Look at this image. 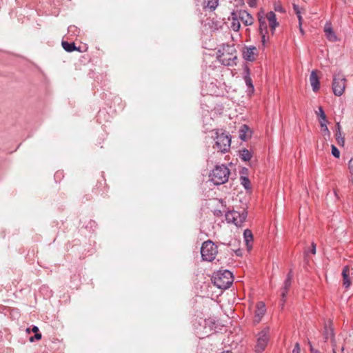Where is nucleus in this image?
I'll use <instances>...</instances> for the list:
<instances>
[{
    "label": "nucleus",
    "instance_id": "1",
    "mask_svg": "<svg viewBox=\"0 0 353 353\" xmlns=\"http://www.w3.org/2000/svg\"><path fill=\"white\" fill-rule=\"evenodd\" d=\"M212 282L219 289H227L230 287L233 282L232 274L230 271L224 270L214 272Z\"/></svg>",
    "mask_w": 353,
    "mask_h": 353
},
{
    "label": "nucleus",
    "instance_id": "2",
    "mask_svg": "<svg viewBox=\"0 0 353 353\" xmlns=\"http://www.w3.org/2000/svg\"><path fill=\"white\" fill-rule=\"evenodd\" d=\"M230 170L225 165H216L210 174V178L214 185H221L228 181Z\"/></svg>",
    "mask_w": 353,
    "mask_h": 353
},
{
    "label": "nucleus",
    "instance_id": "3",
    "mask_svg": "<svg viewBox=\"0 0 353 353\" xmlns=\"http://www.w3.org/2000/svg\"><path fill=\"white\" fill-rule=\"evenodd\" d=\"M218 59L221 64L228 66L236 65V50L234 46L227 45L223 46L222 50H219Z\"/></svg>",
    "mask_w": 353,
    "mask_h": 353
},
{
    "label": "nucleus",
    "instance_id": "4",
    "mask_svg": "<svg viewBox=\"0 0 353 353\" xmlns=\"http://www.w3.org/2000/svg\"><path fill=\"white\" fill-rule=\"evenodd\" d=\"M217 253V246L212 241L208 240L203 243L201 248V254L203 261H213Z\"/></svg>",
    "mask_w": 353,
    "mask_h": 353
},
{
    "label": "nucleus",
    "instance_id": "5",
    "mask_svg": "<svg viewBox=\"0 0 353 353\" xmlns=\"http://www.w3.org/2000/svg\"><path fill=\"white\" fill-rule=\"evenodd\" d=\"M215 137V145L216 148L222 153H225L228 151L231 144L230 136L224 132H216Z\"/></svg>",
    "mask_w": 353,
    "mask_h": 353
},
{
    "label": "nucleus",
    "instance_id": "6",
    "mask_svg": "<svg viewBox=\"0 0 353 353\" xmlns=\"http://www.w3.org/2000/svg\"><path fill=\"white\" fill-rule=\"evenodd\" d=\"M270 327H265L256 336V343L254 346L256 353L263 352L270 341Z\"/></svg>",
    "mask_w": 353,
    "mask_h": 353
},
{
    "label": "nucleus",
    "instance_id": "7",
    "mask_svg": "<svg viewBox=\"0 0 353 353\" xmlns=\"http://www.w3.org/2000/svg\"><path fill=\"white\" fill-rule=\"evenodd\" d=\"M345 86L346 79L344 75L341 73L335 74L332 80V90L334 95L341 96L345 92Z\"/></svg>",
    "mask_w": 353,
    "mask_h": 353
},
{
    "label": "nucleus",
    "instance_id": "8",
    "mask_svg": "<svg viewBox=\"0 0 353 353\" xmlns=\"http://www.w3.org/2000/svg\"><path fill=\"white\" fill-rule=\"evenodd\" d=\"M247 217V212L244 210L242 213L239 212L232 210L228 211L225 214V219L228 223H232L236 226H241L242 223L245 221Z\"/></svg>",
    "mask_w": 353,
    "mask_h": 353
},
{
    "label": "nucleus",
    "instance_id": "9",
    "mask_svg": "<svg viewBox=\"0 0 353 353\" xmlns=\"http://www.w3.org/2000/svg\"><path fill=\"white\" fill-rule=\"evenodd\" d=\"M316 114L319 117V121L321 128V130L324 136L330 137V132L327 126V117L321 106L319 107L318 111L316 112Z\"/></svg>",
    "mask_w": 353,
    "mask_h": 353
},
{
    "label": "nucleus",
    "instance_id": "10",
    "mask_svg": "<svg viewBox=\"0 0 353 353\" xmlns=\"http://www.w3.org/2000/svg\"><path fill=\"white\" fill-rule=\"evenodd\" d=\"M257 49L254 46H249L244 48L243 51V57L249 61H253L256 59Z\"/></svg>",
    "mask_w": 353,
    "mask_h": 353
},
{
    "label": "nucleus",
    "instance_id": "11",
    "mask_svg": "<svg viewBox=\"0 0 353 353\" xmlns=\"http://www.w3.org/2000/svg\"><path fill=\"white\" fill-rule=\"evenodd\" d=\"M324 32H325V35L326 38L330 41L335 42V41H338V37L332 29L331 22L327 21L325 23V26H324Z\"/></svg>",
    "mask_w": 353,
    "mask_h": 353
},
{
    "label": "nucleus",
    "instance_id": "12",
    "mask_svg": "<svg viewBox=\"0 0 353 353\" xmlns=\"http://www.w3.org/2000/svg\"><path fill=\"white\" fill-rule=\"evenodd\" d=\"M265 312H266V308H265V305L264 303L259 302L256 304V309L255 311V315H254V323H259L261 321L262 317L265 314Z\"/></svg>",
    "mask_w": 353,
    "mask_h": 353
},
{
    "label": "nucleus",
    "instance_id": "13",
    "mask_svg": "<svg viewBox=\"0 0 353 353\" xmlns=\"http://www.w3.org/2000/svg\"><path fill=\"white\" fill-rule=\"evenodd\" d=\"M324 338L327 341L329 338L331 339L333 352L336 353V343L334 338V331L332 328L325 327L324 332Z\"/></svg>",
    "mask_w": 353,
    "mask_h": 353
},
{
    "label": "nucleus",
    "instance_id": "14",
    "mask_svg": "<svg viewBox=\"0 0 353 353\" xmlns=\"http://www.w3.org/2000/svg\"><path fill=\"white\" fill-rule=\"evenodd\" d=\"M266 18L269 22V26L273 34L275 28L279 26V23L277 22L276 18V14L272 11L269 12L266 15Z\"/></svg>",
    "mask_w": 353,
    "mask_h": 353
},
{
    "label": "nucleus",
    "instance_id": "15",
    "mask_svg": "<svg viewBox=\"0 0 353 353\" xmlns=\"http://www.w3.org/2000/svg\"><path fill=\"white\" fill-rule=\"evenodd\" d=\"M243 79H244L246 85L248 88L249 91L253 92L254 91V85L252 83V80L250 77V70L249 69L248 67L245 68Z\"/></svg>",
    "mask_w": 353,
    "mask_h": 353
},
{
    "label": "nucleus",
    "instance_id": "16",
    "mask_svg": "<svg viewBox=\"0 0 353 353\" xmlns=\"http://www.w3.org/2000/svg\"><path fill=\"white\" fill-rule=\"evenodd\" d=\"M310 81L313 91H318L319 90V80L316 71L313 70L311 72Z\"/></svg>",
    "mask_w": 353,
    "mask_h": 353
},
{
    "label": "nucleus",
    "instance_id": "17",
    "mask_svg": "<svg viewBox=\"0 0 353 353\" xmlns=\"http://www.w3.org/2000/svg\"><path fill=\"white\" fill-rule=\"evenodd\" d=\"M350 268L347 265L345 266L342 271L343 285L345 288H348L351 285V281L349 278Z\"/></svg>",
    "mask_w": 353,
    "mask_h": 353
},
{
    "label": "nucleus",
    "instance_id": "18",
    "mask_svg": "<svg viewBox=\"0 0 353 353\" xmlns=\"http://www.w3.org/2000/svg\"><path fill=\"white\" fill-rule=\"evenodd\" d=\"M292 280V279H288V278H286V279L285 280L284 286H283V288L282 289V292H281V296H282L281 301L283 303H284L285 301V296H286L291 286ZM282 305H283V303H282Z\"/></svg>",
    "mask_w": 353,
    "mask_h": 353
},
{
    "label": "nucleus",
    "instance_id": "19",
    "mask_svg": "<svg viewBox=\"0 0 353 353\" xmlns=\"http://www.w3.org/2000/svg\"><path fill=\"white\" fill-rule=\"evenodd\" d=\"M240 17L245 26H250L253 23L252 17L247 12H243L240 14Z\"/></svg>",
    "mask_w": 353,
    "mask_h": 353
},
{
    "label": "nucleus",
    "instance_id": "20",
    "mask_svg": "<svg viewBox=\"0 0 353 353\" xmlns=\"http://www.w3.org/2000/svg\"><path fill=\"white\" fill-rule=\"evenodd\" d=\"M336 139L339 145L343 146L345 144V138L341 135V125L339 123H336Z\"/></svg>",
    "mask_w": 353,
    "mask_h": 353
},
{
    "label": "nucleus",
    "instance_id": "21",
    "mask_svg": "<svg viewBox=\"0 0 353 353\" xmlns=\"http://www.w3.org/2000/svg\"><path fill=\"white\" fill-rule=\"evenodd\" d=\"M243 237H244V239H245V241L248 248L250 249L252 247V245H250V243L253 240V236H252V231L248 229L245 230L243 232Z\"/></svg>",
    "mask_w": 353,
    "mask_h": 353
},
{
    "label": "nucleus",
    "instance_id": "22",
    "mask_svg": "<svg viewBox=\"0 0 353 353\" xmlns=\"http://www.w3.org/2000/svg\"><path fill=\"white\" fill-rule=\"evenodd\" d=\"M204 8H208L211 10H214L218 5L219 0H204Z\"/></svg>",
    "mask_w": 353,
    "mask_h": 353
},
{
    "label": "nucleus",
    "instance_id": "23",
    "mask_svg": "<svg viewBox=\"0 0 353 353\" xmlns=\"http://www.w3.org/2000/svg\"><path fill=\"white\" fill-rule=\"evenodd\" d=\"M61 45L63 48L68 52H71L77 50V48L75 46L74 43H68L67 41H63L61 42Z\"/></svg>",
    "mask_w": 353,
    "mask_h": 353
},
{
    "label": "nucleus",
    "instance_id": "24",
    "mask_svg": "<svg viewBox=\"0 0 353 353\" xmlns=\"http://www.w3.org/2000/svg\"><path fill=\"white\" fill-rule=\"evenodd\" d=\"M252 157V153L247 149H243L240 151V157L243 161H250Z\"/></svg>",
    "mask_w": 353,
    "mask_h": 353
},
{
    "label": "nucleus",
    "instance_id": "25",
    "mask_svg": "<svg viewBox=\"0 0 353 353\" xmlns=\"http://www.w3.org/2000/svg\"><path fill=\"white\" fill-rule=\"evenodd\" d=\"M248 131H249V128L247 125H242L239 130V138L243 141H245L247 139L246 132Z\"/></svg>",
    "mask_w": 353,
    "mask_h": 353
},
{
    "label": "nucleus",
    "instance_id": "26",
    "mask_svg": "<svg viewBox=\"0 0 353 353\" xmlns=\"http://www.w3.org/2000/svg\"><path fill=\"white\" fill-rule=\"evenodd\" d=\"M259 31L260 33H268V28L266 23L264 19H262V17L259 18Z\"/></svg>",
    "mask_w": 353,
    "mask_h": 353
},
{
    "label": "nucleus",
    "instance_id": "27",
    "mask_svg": "<svg viewBox=\"0 0 353 353\" xmlns=\"http://www.w3.org/2000/svg\"><path fill=\"white\" fill-rule=\"evenodd\" d=\"M241 184L245 189H248L250 187V180L246 176L241 177Z\"/></svg>",
    "mask_w": 353,
    "mask_h": 353
},
{
    "label": "nucleus",
    "instance_id": "28",
    "mask_svg": "<svg viewBox=\"0 0 353 353\" xmlns=\"http://www.w3.org/2000/svg\"><path fill=\"white\" fill-rule=\"evenodd\" d=\"M293 9L296 16L301 15L304 10L302 8L295 3H293Z\"/></svg>",
    "mask_w": 353,
    "mask_h": 353
},
{
    "label": "nucleus",
    "instance_id": "29",
    "mask_svg": "<svg viewBox=\"0 0 353 353\" xmlns=\"http://www.w3.org/2000/svg\"><path fill=\"white\" fill-rule=\"evenodd\" d=\"M332 155L336 158H339L340 157V152L338 150V148L334 145H332Z\"/></svg>",
    "mask_w": 353,
    "mask_h": 353
},
{
    "label": "nucleus",
    "instance_id": "30",
    "mask_svg": "<svg viewBox=\"0 0 353 353\" xmlns=\"http://www.w3.org/2000/svg\"><path fill=\"white\" fill-rule=\"evenodd\" d=\"M349 170L350 172V181L353 183V159H351L349 161Z\"/></svg>",
    "mask_w": 353,
    "mask_h": 353
},
{
    "label": "nucleus",
    "instance_id": "31",
    "mask_svg": "<svg viewBox=\"0 0 353 353\" xmlns=\"http://www.w3.org/2000/svg\"><path fill=\"white\" fill-rule=\"evenodd\" d=\"M68 32H72L74 34H77L79 33V30H78L77 28L74 26H70L68 28Z\"/></svg>",
    "mask_w": 353,
    "mask_h": 353
},
{
    "label": "nucleus",
    "instance_id": "32",
    "mask_svg": "<svg viewBox=\"0 0 353 353\" xmlns=\"http://www.w3.org/2000/svg\"><path fill=\"white\" fill-rule=\"evenodd\" d=\"M274 10H275V11L279 12H285L284 9L281 6V5L279 4V3L274 5Z\"/></svg>",
    "mask_w": 353,
    "mask_h": 353
},
{
    "label": "nucleus",
    "instance_id": "33",
    "mask_svg": "<svg viewBox=\"0 0 353 353\" xmlns=\"http://www.w3.org/2000/svg\"><path fill=\"white\" fill-rule=\"evenodd\" d=\"M239 28H240V23H239V21H237V22H235V21L232 22V28L233 29V30L238 31Z\"/></svg>",
    "mask_w": 353,
    "mask_h": 353
},
{
    "label": "nucleus",
    "instance_id": "34",
    "mask_svg": "<svg viewBox=\"0 0 353 353\" xmlns=\"http://www.w3.org/2000/svg\"><path fill=\"white\" fill-rule=\"evenodd\" d=\"M300 345L299 343H296L294 345V347L292 350V353H300Z\"/></svg>",
    "mask_w": 353,
    "mask_h": 353
},
{
    "label": "nucleus",
    "instance_id": "35",
    "mask_svg": "<svg viewBox=\"0 0 353 353\" xmlns=\"http://www.w3.org/2000/svg\"><path fill=\"white\" fill-rule=\"evenodd\" d=\"M248 3L250 7H255L257 3L256 0H248Z\"/></svg>",
    "mask_w": 353,
    "mask_h": 353
},
{
    "label": "nucleus",
    "instance_id": "36",
    "mask_svg": "<svg viewBox=\"0 0 353 353\" xmlns=\"http://www.w3.org/2000/svg\"><path fill=\"white\" fill-rule=\"evenodd\" d=\"M34 338L35 339H37V340H39V339H41V334L40 333H39V332L35 333L34 336V337H31V338H30V341H32Z\"/></svg>",
    "mask_w": 353,
    "mask_h": 353
},
{
    "label": "nucleus",
    "instance_id": "37",
    "mask_svg": "<svg viewBox=\"0 0 353 353\" xmlns=\"http://www.w3.org/2000/svg\"><path fill=\"white\" fill-rule=\"evenodd\" d=\"M261 34V41L263 43V45H265V43L266 41V36L265 34L267 33H265V32H263V33H260Z\"/></svg>",
    "mask_w": 353,
    "mask_h": 353
},
{
    "label": "nucleus",
    "instance_id": "38",
    "mask_svg": "<svg viewBox=\"0 0 353 353\" xmlns=\"http://www.w3.org/2000/svg\"><path fill=\"white\" fill-rule=\"evenodd\" d=\"M308 344L310 347V351L312 353H319V352L317 350H314L310 343V341H308Z\"/></svg>",
    "mask_w": 353,
    "mask_h": 353
},
{
    "label": "nucleus",
    "instance_id": "39",
    "mask_svg": "<svg viewBox=\"0 0 353 353\" xmlns=\"http://www.w3.org/2000/svg\"><path fill=\"white\" fill-rule=\"evenodd\" d=\"M298 20H299V26L301 27L303 23V17L301 15L297 16Z\"/></svg>",
    "mask_w": 353,
    "mask_h": 353
},
{
    "label": "nucleus",
    "instance_id": "40",
    "mask_svg": "<svg viewBox=\"0 0 353 353\" xmlns=\"http://www.w3.org/2000/svg\"><path fill=\"white\" fill-rule=\"evenodd\" d=\"M311 252L314 254L316 253V244L313 242L312 243Z\"/></svg>",
    "mask_w": 353,
    "mask_h": 353
},
{
    "label": "nucleus",
    "instance_id": "41",
    "mask_svg": "<svg viewBox=\"0 0 353 353\" xmlns=\"http://www.w3.org/2000/svg\"><path fill=\"white\" fill-rule=\"evenodd\" d=\"M286 278L292 279V278H293V272H292V270H290L289 271V272H288V274H287V277H286Z\"/></svg>",
    "mask_w": 353,
    "mask_h": 353
},
{
    "label": "nucleus",
    "instance_id": "42",
    "mask_svg": "<svg viewBox=\"0 0 353 353\" xmlns=\"http://www.w3.org/2000/svg\"><path fill=\"white\" fill-rule=\"evenodd\" d=\"M32 331L34 333L39 332V328L37 326H33Z\"/></svg>",
    "mask_w": 353,
    "mask_h": 353
},
{
    "label": "nucleus",
    "instance_id": "43",
    "mask_svg": "<svg viewBox=\"0 0 353 353\" xmlns=\"http://www.w3.org/2000/svg\"><path fill=\"white\" fill-rule=\"evenodd\" d=\"M299 30H300V32L301 33V34H304V30L302 28V26L301 27H299Z\"/></svg>",
    "mask_w": 353,
    "mask_h": 353
}]
</instances>
